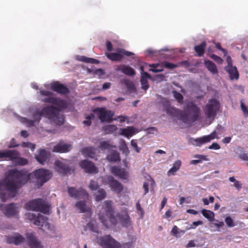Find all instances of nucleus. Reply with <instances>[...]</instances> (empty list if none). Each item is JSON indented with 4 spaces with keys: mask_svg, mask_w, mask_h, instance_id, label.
Returning <instances> with one entry per match:
<instances>
[{
    "mask_svg": "<svg viewBox=\"0 0 248 248\" xmlns=\"http://www.w3.org/2000/svg\"><path fill=\"white\" fill-rule=\"evenodd\" d=\"M162 64L164 65V66L165 68H167L168 69H172L177 68L178 67V64H173L172 63L169 62H164L162 63Z\"/></svg>",
    "mask_w": 248,
    "mask_h": 248,
    "instance_id": "nucleus-50",
    "label": "nucleus"
},
{
    "mask_svg": "<svg viewBox=\"0 0 248 248\" xmlns=\"http://www.w3.org/2000/svg\"><path fill=\"white\" fill-rule=\"evenodd\" d=\"M21 146L23 147H27L30 148L32 151H34L35 148V144L29 142H23L21 143Z\"/></svg>",
    "mask_w": 248,
    "mask_h": 248,
    "instance_id": "nucleus-49",
    "label": "nucleus"
},
{
    "mask_svg": "<svg viewBox=\"0 0 248 248\" xmlns=\"http://www.w3.org/2000/svg\"><path fill=\"white\" fill-rule=\"evenodd\" d=\"M95 149L93 147L83 148L81 150L82 154L86 157H90L96 159Z\"/></svg>",
    "mask_w": 248,
    "mask_h": 248,
    "instance_id": "nucleus-29",
    "label": "nucleus"
},
{
    "mask_svg": "<svg viewBox=\"0 0 248 248\" xmlns=\"http://www.w3.org/2000/svg\"><path fill=\"white\" fill-rule=\"evenodd\" d=\"M27 218L30 221H33V224L44 231L49 230L50 224L47 221V218L39 213H28L26 215Z\"/></svg>",
    "mask_w": 248,
    "mask_h": 248,
    "instance_id": "nucleus-5",
    "label": "nucleus"
},
{
    "mask_svg": "<svg viewBox=\"0 0 248 248\" xmlns=\"http://www.w3.org/2000/svg\"><path fill=\"white\" fill-rule=\"evenodd\" d=\"M141 88L144 91H146L149 87L148 82L146 79H140Z\"/></svg>",
    "mask_w": 248,
    "mask_h": 248,
    "instance_id": "nucleus-54",
    "label": "nucleus"
},
{
    "mask_svg": "<svg viewBox=\"0 0 248 248\" xmlns=\"http://www.w3.org/2000/svg\"><path fill=\"white\" fill-rule=\"evenodd\" d=\"M132 246V242H125L121 244L120 243V248H131Z\"/></svg>",
    "mask_w": 248,
    "mask_h": 248,
    "instance_id": "nucleus-62",
    "label": "nucleus"
},
{
    "mask_svg": "<svg viewBox=\"0 0 248 248\" xmlns=\"http://www.w3.org/2000/svg\"><path fill=\"white\" fill-rule=\"evenodd\" d=\"M117 71H121L122 73L128 76H134L135 74V71L130 66L125 65H120L116 69Z\"/></svg>",
    "mask_w": 248,
    "mask_h": 248,
    "instance_id": "nucleus-28",
    "label": "nucleus"
},
{
    "mask_svg": "<svg viewBox=\"0 0 248 248\" xmlns=\"http://www.w3.org/2000/svg\"><path fill=\"white\" fill-rule=\"evenodd\" d=\"M206 46V43L205 41L202 42L200 45H197L194 47V50L199 57H202L204 53V50Z\"/></svg>",
    "mask_w": 248,
    "mask_h": 248,
    "instance_id": "nucleus-33",
    "label": "nucleus"
},
{
    "mask_svg": "<svg viewBox=\"0 0 248 248\" xmlns=\"http://www.w3.org/2000/svg\"><path fill=\"white\" fill-rule=\"evenodd\" d=\"M50 89L60 94L64 95L68 94L70 92L69 89L66 86L58 81L51 83Z\"/></svg>",
    "mask_w": 248,
    "mask_h": 248,
    "instance_id": "nucleus-18",
    "label": "nucleus"
},
{
    "mask_svg": "<svg viewBox=\"0 0 248 248\" xmlns=\"http://www.w3.org/2000/svg\"><path fill=\"white\" fill-rule=\"evenodd\" d=\"M99 185L98 183L93 180L90 181V184L89 185V188L92 191L96 190L98 189Z\"/></svg>",
    "mask_w": 248,
    "mask_h": 248,
    "instance_id": "nucleus-47",
    "label": "nucleus"
},
{
    "mask_svg": "<svg viewBox=\"0 0 248 248\" xmlns=\"http://www.w3.org/2000/svg\"><path fill=\"white\" fill-rule=\"evenodd\" d=\"M98 217L101 222L108 228L110 225H115L118 219L114 215V210L110 201H105L102 205V208L98 213Z\"/></svg>",
    "mask_w": 248,
    "mask_h": 248,
    "instance_id": "nucleus-3",
    "label": "nucleus"
},
{
    "mask_svg": "<svg viewBox=\"0 0 248 248\" xmlns=\"http://www.w3.org/2000/svg\"><path fill=\"white\" fill-rule=\"evenodd\" d=\"M204 64L207 69L213 74H217L218 73L217 67L216 64L210 60H205Z\"/></svg>",
    "mask_w": 248,
    "mask_h": 248,
    "instance_id": "nucleus-32",
    "label": "nucleus"
},
{
    "mask_svg": "<svg viewBox=\"0 0 248 248\" xmlns=\"http://www.w3.org/2000/svg\"><path fill=\"white\" fill-rule=\"evenodd\" d=\"M20 154L18 152V155L16 158L14 159L13 161H15V162L19 165H25L28 164V161L27 159L24 158L23 157H19Z\"/></svg>",
    "mask_w": 248,
    "mask_h": 248,
    "instance_id": "nucleus-42",
    "label": "nucleus"
},
{
    "mask_svg": "<svg viewBox=\"0 0 248 248\" xmlns=\"http://www.w3.org/2000/svg\"><path fill=\"white\" fill-rule=\"evenodd\" d=\"M111 172L115 176L124 180L127 179L128 176V173L125 169H122L116 166L112 167Z\"/></svg>",
    "mask_w": 248,
    "mask_h": 248,
    "instance_id": "nucleus-21",
    "label": "nucleus"
},
{
    "mask_svg": "<svg viewBox=\"0 0 248 248\" xmlns=\"http://www.w3.org/2000/svg\"><path fill=\"white\" fill-rule=\"evenodd\" d=\"M241 108L245 117H248V108L245 104L241 102Z\"/></svg>",
    "mask_w": 248,
    "mask_h": 248,
    "instance_id": "nucleus-59",
    "label": "nucleus"
},
{
    "mask_svg": "<svg viewBox=\"0 0 248 248\" xmlns=\"http://www.w3.org/2000/svg\"><path fill=\"white\" fill-rule=\"evenodd\" d=\"M76 206L80 210V213H87L88 217H91L93 212L91 209L86 205L85 201H78L76 202Z\"/></svg>",
    "mask_w": 248,
    "mask_h": 248,
    "instance_id": "nucleus-25",
    "label": "nucleus"
},
{
    "mask_svg": "<svg viewBox=\"0 0 248 248\" xmlns=\"http://www.w3.org/2000/svg\"><path fill=\"white\" fill-rule=\"evenodd\" d=\"M93 112L96 114L102 122H109L112 120L113 114L111 111L106 110L105 108H97L93 110Z\"/></svg>",
    "mask_w": 248,
    "mask_h": 248,
    "instance_id": "nucleus-11",
    "label": "nucleus"
},
{
    "mask_svg": "<svg viewBox=\"0 0 248 248\" xmlns=\"http://www.w3.org/2000/svg\"><path fill=\"white\" fill-rule=\"evenodd\" d=\"M88 229L93 232L99 233L97 224L95 220H91L86 226H84L85 231H87Z\"/></svg>",
    "mask_w": 248,
    "mask_h": 248,
    "instance_id": "nucleus-31",
    "label": "nucleus"
},
{
    "mask_svg": "<svg viewBox=\"0 0 248 248\" xmlns=\"http://www.w3.org/2000/svg\"><path fill=\"white\" fill-rule=\"evenodd\" d=\"M18 155L16 150H4L0 151V161L2 160L14 161Z\"/></svg>",
    "mask_w": 248,
    "mask_h": 248,
    "instance_id": "nucleus-16",
    "label": "nucleus"
},
{
    "mask_svg": "<svg viewBox=\"0 0 248 248\" xmlns=\"http://www.w3.org/2000/svg\"><path fill=\"white\" fill-rule=\"evenodd\" d=\"M24 241V237L19 234L15 236H7L6 239V241L7 243L14 244L16 245H19Z\"/></svg>",
    "mask_w": 248,
    "mask_h": 248,
    "instance_id": "nucleus-27",
    "label": "nucleus"
},
{
    "mask_svg": "<svg viewBox=\"0 0 248 248\" xmlns=\"http://www.w3.org/2000/svg\"><path fill=\"white\" fill-rule=\"evenodd\" d=\"M25 207L28 210L40 211L45 214L49 213L48 206L41 199H37L28 202Z\"/></svg>",
    "mask_w": 248,
    "mask_h": 248,
    "instance_id": "nucleus-7",
    "label": "nucleus"
},
{
    "mask_svg": "<svg viewBox=\"0 0 248 248\" xmlns=\"http://www.w3.org/2000/svg\"><path fill=\"white\" fill-rule=\"evenodd\" d=\"M185 231L179 230V228L176 226H174L171 231V233L172 235L177 236L178 233H184Z\"/></svg>",
    "mask_w": 248,
    "mask_h": 248,
    "instance_id": "nucleus-48",
    "label": "nucleus"
},
{
    "mask_svg": "<svg viewBox=\"0 0 248 248\" xmlns=\"http://www.w3.org/2000/svg\"><path fill=\"white\" fill-rule=\"evenodd\" d=\"M40 93L41 95L46 96L47 97L49 96H51L53 94V93L52 92L47 90H41L40 91Z\"/></svg>",
    "mask_w": 248,
    "mask_h": 248,
    "instance_id": "nucleus-64",
    "label": "nucleus"
},
{
    "mask_svg": "<svg viewBox=\"0 0 248 248\" xmlns=\"http://www.w3.org/2000/svg\"><path fill=\"white\" fill-rule=\"evenodd\" d=\"M42 101L45 103H51L57 105L62 108H66L67 106L66 101L59 97L49 96L44 98Z\"/></svg>",
    "mask_w": 248,
    "mask_h": 248,
    "instance_id": "nucleus-17",
    "label": "nucleus"
},
{
    "mask_svg": "<svg viewBox=\"0 0 248 248\" xmlns=\"http://www.w3.org/2000/svg\"><path fill=\"white\" fill-rule=\"evenodd\" d=\"M141 79H146L151 78V75L146 72L143 71V67H141Z\"/></svg>",
    "mask_w": 248,
    "mask_h": 248,
    "instance_id": "nucleus-56",
    "label": "nucleus"
},
{
    "mask_svg": "<svg viewBox=\"0 0 248 248\" xmlns=\"http://www.w3.org/2000/svg\"><path fill=\"white\" fill-rule=\"evenodd\" d=\"M200 114V108L193 102L191 101L186 104L185 112H183L181 119L186 123L188 119L192 122L197 121Z\"/></svg>",
    "mask_w": 248,
    "mask_h": 248,
    "instance_id": "nucleus-4",
    "label": "nucleus"
},
{
    "mask_svg": "<svg viewBox=\"0 0 248 248\" xmlns=\"http://www.w3.org/2000/svg\"><path fill=\"white\" fill-rule=\"evenodd\" d=\"M202 214L209 221L215 220V214L213 212L204 209L202 210Z\"/></svg>",
    "mask_w": 248,
    "mask_h": 248,
    "instance_id": "nucleus-38",
    "label": "nucleus"
},
{
    "mask_svg": "<svg viewBox=\"0 0 248 248\" xmlns=\"http://www.w3.org/2000/svg\"><path fill=\"white\" fill-rule=\"evenodd\" d=\"M136 209H137V213L138 214H140L141 217H142L144 214V211L143 209H142V208L141 207L139 202H138L136 203Z\"/></svg>",
    "mask_w": 248,
    "mask_h": 248,
    "instance_id": "nucleus-57",
    "label": "nucleus"
},
{
    "mask_svg": "<svg viewBox=\"0 0 248 248\" xmlns=\"http://www.w3.org/2000/svg\"><path fill=\"white\" fill-rule=\"evenodd\" d=\"M194 157L197 158L198 160H200L201 161V163L202 160L208 161L209 160L206 155H195L194 156Z\"/></svg>",
    "mask_w": 248,
    "mask_h": 248,
    "instance_id": "nucleus-58",
    "label": "nucleus"
},
{
    "mask_svg": "<svg viewBox=\"0 0 248 248\" xmlns=\"http://www.w3.org/2000/svg\"><path fill=\"white\" fill-rule=\"evenodd\" d=\"M215 221H216V222L213 223V225L217 229L218 231L219 230V228L223 227L224 225V223L223 221H220L215 219Z\"/></svg>",
    "mask_w": 248,
    "mask_h": 248,
    "instance_id": "nucleus-60",
    "label": "nucleus"
},
{
    "mask_svg": "<svg viewBox=\"0 0 248 248\" xmlns=\"http://www.w3.org/2000/svg\"><path fill=\"white\" fill-rule=\"evenodd\" d=\"M77 59L80 62L98 64L99 62V61L93 58H88L84 56H77Z\"/></svg>",
    "mask_w": 248,
    "mask_h": 248,
    "instance_id": "nucleus-37",
    "label": "nucleus"
},
{
    "mask_svg": "<svg viewBox=\"0 0 248 248\" xmlns=\"http://www.w3.org/2000/svg\"><path fill=\"white\" fill-rule=\"evenodd\" d=\"M27 238L31 248H43L40 242L32 233H27Z\"/></svg>",
    "mask_w": 248,
    "mask_h": 248,
    "instance_id": "nucleus-24",
    "label": "nucleus"
},
{
    "mask_svg": "<svg viewBox=\"0 0 248 248\" xmlns=\"http://www.w3.org/2000/svg\"><path fill=\"white\" fill-rule=\"evenodd\" d=\"M117 217L119 218L121 225L124 227H127L131 224L130 217L127 213L124 214H118Z\"/></svg>",
    "mask_w": 248,
    "mask_h": 248,
    "instance_id": "nucleus-26",
    "label": "nucleus"
},
{
    "mask_svg": "<svg viewBox=\"0 0 248 248\" xmlns=\"http://www.w3.org/2000/svg\"><path fill=\"white\" fill-rule=\"evenodd\" d=\"M94 117V115L93 113H91L89 115L86 117V120L83 121V124L87 126L90 125L92 123L91 120L93 119Z\"/></svg>",
    "mask_w": 248,
    "mask_h": 248,
    "instance_id": "nucleus-52",
    "label": "nucleus"
},
{
    "mask_svg": "<svg viewBox=\"0 0 248 248\" xmlns=\"http://www.w3.org/2000/svg\"><path fill=\"white\" fill-rule=\"evenodd\" d=\"M107 193L103 188H99L94 194L95 199L97 202H99L104 199L106 197Z\"/></svg>",
    "mask_w": 248,
    "mask_h": 248,
    "instance_id": "nucleus-39",
    "label": "nucleus"
},
{
    "mask_svg": "<svg viewBox=\"0 0 248 248\" xmlns=\"http://www.w3.org/2000/svg\"><path fill=\"white\" fill-rule=\"evenodd\" d=\"M159 65L158 63L157 64H152L151 65H150V66L151 67H153L154 68L150 69V71L154 72V73H157V72H162L163 71V69H157L156 68Z\"/></svg>",
    "mask_w": 248,
    "mask_h": 248,
    "instance_id": "nucleus-55",
    "label": "nucleus"
},
{
    "mask_svg": "<svg viewBox=\"0 0 248 248\" xmlns=\"http://www.w3.org/2000/svg\"><path fill=\"white\" fill-rule=\"evenodd\" d=\"M43 116H45L57 125H61L64 123V117L60 114V109L51 106L45 107L41 110L35 111L33 114V120H29V124L30 126H34L36 123H39Z\"/></svg>",
    "mask_w": 248,
    "mask_h": 248,
    "instance_id": "nucleus-2",
    "label": "nucleus"
},
{
    "mask_svg": "<svg viewBox=\"0 0 248 248\" xmlns=\"http://www.w3.org/2000/svg\"><path fill=\"white\" fill-rule=\"evenodd\" d=\"M220 107V103L217 100L214 98L209 99L203 108L204 112L206 117L208 119H214Z\"/></svg>",
    "mask_w": 248,
    "mask_h": 248,
    "instance_id": "nucleus-6",
    "label": "nucleus"
},
{
    "mask_svg": "<svg viewBox=\"0 0 248 248\" xmlns=\"http://www.w3.org/2000/svg\"><path fill=\"white\" fill-rule=\"evenodd\" d=\"M68 193L71 197L75 199H82L88 197L87 191L82 187L76 189L73 187H68Z\"/></svg>",
    "mask_w": 248,
    "mask_h": 248,
    "instance_id": "nucleus-13",
    "label": "nucleus"
},
{
    "mask_svg": "<svg viewBox=\"0 0 248 248\" xmlns=\"http://www.w3.org/2000/svg\"><path fill=\"white\" fill-rule=\"evenodd\" d=\"M18 207L15 203L4 204L3 208V214L7 217H13L18 213Z\"/></svg>",
    "mask_w": 248,
    "mask_h": 248,
    "instance_id": "nucleus-15",
    "label": "nucleus"
},
{
    "mask_svg": "<svg viewBox=\"0 0 248 248\" xmlns=\"http://www.w3.org/2000/svg\"><path fill=\"white\" fill-rule=\"evenodd\" d=\"M209 57L218 64H221L223 62V60L220 57L217 56L215 54H211Z\"/></svg>",
    "mask_w": 248,
    "mask_h": 248,
    "instance_id": "nucleus-53",
    "label": "nucleus"
},
{
    "mask_svg": "<svg viewBox=\"0 0 248 248\" xmlns=\"http://www.w3.org/2000/svg\"><path fill=\"white\" fill-rule=\"evenodd\" d=\"M115 146L111 144L109 141H103L100 142L99 148L102 150H110L112 148H115Z\"/></svg>",
    "mask_w": 248,
    "mask_h": 248,
    "instance_id": "nucleus-40",
    "label": "nucleus"
},
{
    "mask_svg": "<svg viewBox=\"0 0 248 248\" xmlns=\"http://www.w3.org/2000/svg\"><path fill=\"white\" fill-rule=\"evenodd\" d=\"M217 137V132L214 131L210 135L204 136L196 139H191V141L192 144L196 146H201L202 145L210 142L211 140Z\"/></svg>",
    "mask_w": 248,
    "mask_h": 248,
    "instance_id": "nucleus-12",
    "label": "nucleus"
},
{
    "mask_svg": "<svg viewBox=\"0 0 248 248\" xmlns=\"http://www.w3.org/2000/svg\"><path fill=\"white\" fill-rule=\"evenodd\" d=\"M50 154L45 149H41L38 151V154L35 155L37 161L41 164L44 165L49 157Z\"/></svg>",
    "mask_w": 248,
    "mask_h": 248,
    "instance_id": "nucleus-23",
    "label": "nucleus"
},
{
    "mask_svg": "<svg viewBox=\"0 0 248 248\" xmlns=\"http://www.w3.org/2000/svg\"><path fill=\"white\" fill-rule=\"evenodd\" d=\"M102 183L104 185H109L111 189L118 193L121 192L123 189L122 185L112 176L108 175L103 177Z\"/></svg>",
    "mask_w": 248,
    "mask_h": 248,
    "instance_id": "nucleus-9",
    "label": "nucleus"
},
{
    "mask_svg": "<svg viewBox=\"0 0 248 248\" xmlns=\"http://www.w3.org/2000/svg\"><path fill=\"white\" fill-rule=\"evenodd\" d=\"M225 70L229 74L231 79L237 80L239 78V73L235 66L232 65L227 66L225 68Z\"/></svg>",
    "mask_w": 248,
    "mask_h": 248,
    "instance_id": "nucleus-30",
    "label": "nucleus"
},
{
    "mask_svg": "<svg viewBox=\"0 0 248 248\" xmlns=\"http://www.w3.org/2000/svg\"><path fill=\"white\" fill-rule=\"evenodd\" d=\"M208 148L209 149L218 150L220 148V146L218 143L214 142L208 147Z\"/></svg>",
    "mask_w": 248,
    "mask_h": 248,
    "instance_id": "nucleus-63",
    "label": "nucleus"
},
{
    "mask_svg": "<svg viewBox=\"0 0 248 248\" xmlns=\"http://www.w3.org/2000/svg\"><path fill=\"white\" fill-rule=\"evenodd\" d=\"M55 169L58 172L63 174L70 173L71 169L67 164L60 160H56L54 163Z\"/></svg>",
    "mask_w": 248,
    "mask_h": 248,
    "instance_id": "nucleus-20",
    "label": "nucleus"
},
{
    "mask_svg": "<svg viewBox=\"0 0 248 248\" xmlns=\"http://www.w3.org/2000/svg\"><path fill=\"white\" fill-rule=\"evenodd\" d=\"M131 146L133 148H134V149H135V151H136V152H137V153H140V148L138 147V146L137 145V143L135 141V140H132L131 141Z\"/></svg>",
    "mask_w": 248,
    "mask_h": 248,
    "instance_id": "nucleus-61",
    "label": "nucleus"
},
{
    "mask_svg": "<svg viewBox=\"0 0 248 248\" xmlns=\"http://www.w3.org/2000/svg\"><path fill=\"white\" fill-rule=\"evenodd\" d=\"M181 165V162L180 160H177L173 164L172 168L167 172L168 176L174 175L175 173L180 169Z\"/></svg>",
    "mask_w": 248,
    "mask_h": 248,
    "instance_id": "nucleus-34",
    "label": "nucleus"
},
{
    "mask_svg": "<svg viewBox=\"0 0 248 248\" xmlns=\"http://www.w3.org/2000/svg\"><path fill=\"white\" fill-rule=\"evenodd\" d=\"M164 105L165 106V109L167 114L173 117H178L181 116L182 118L183 111L175 108L174 107H171L170 105V102L166 101Z\"/></svg>",
    "mask_w": 248,
    "mask_h": 248,
    "instance_id": "nucleus-19",
    "label": "nucleus"
},
{
    "mask_svg": "<svg viewBox=\"0 0 248 248\" xmlns=\"http://www.w3.org/2000/svg\"><path fill=\"white\" fill-rule=\"evenodd\" d=\"M203 224V221L202 220H198L197 221H194L193 222L192 224H190L189 226L186 228V230H188L190 229H195L197 226L202 225Z\"/></svg>",
    "mask_w": 248,
    "mask_h": 248,
    "instance_id": "nucleus-51",
    "label": "nucleus"
},
{
    "mask_svg": "<svg viewBox=\"0 0 248 248\" xmlns=\"http://www.w3.org/2000/svg\"><path fill=\"white\" fill-rule=\"evenodd\" d=\"M97 242L103 248H120V243L110 234L97 237Z\"/></svg>",
    "mask_w": 248,
    "mask_h": 248,
    "instance_id": "nucleus-8",
    "label": "nucleus"
},
{
    "mask_svg": "<svg viewBox=\"0 0 248 248\" xmlns=\"http://www.w3.org/2000/svg\"><path fill=\"white\" fill-rule=\"evenodd\" d=\"M120 150L122 151L123 153L125 154L126 155H127L129 153L128 148L124 140H122L120 145Z\"/></svg>",
    "mask_w": 248,
    "mask_h": 248,
    "instance_id": "nucleus-46",
    "label": "nucleus"
},
{
    "mask_svg": "<svg viewBox=\"0 0 248 248\" xmlns=\"http://www.w3.org/2000/svg\"><path fill=\"white\" fill-rule=\"evenodd\" d=\"M225 222L227 226L230 228L233 227L236 225L230 216H228L225 217Z\"/></svg>",
    "mask_w": 248,
    "mask_h": 248,
    "instance_id": "nucleus-45",
    "label": "nucleus"
},
{
    "mask_svg": "<svg viewBox=\"0 0 248 248\" xmlns=\"http://www.w3.org/2000/svg\"><path fill=\"white\" fill-rule=\"evenodd\" d=\"M173 96L177 102L180 104H182L183 103V96L181 93L179 92H177L176 91L172 92Z\"/></svg>",
    "mask_w": 248,
    "mask_h": 248,
    "instance_id": "nucleus-44",
    "label": "nucleus"
},
{
    "mask_svg": "<svg viewBox=\"0 0 248 248\" xmlns=\"http://www.w3.org/2000/svg\"><path fill=\"white\" fill-rule=\"evenodd\" d=\"M133 55L134 54L132 52L123 48H118L116 49V52L108 53L106 54V56L112 61H121L124 56L128 57Z\"/></svg>",
    "mask_w": 248,
    "mask_h": 248,
    "instance_id": "nucleus-10",
    "label": "nucleus"
},
{
    "mask_svg": "<svg viewBox=\"0 0 248 248\" xmlns=\"http://www.w3.org/2000/svg\"><path fill=\"white\" fill-rule=\"evenodd\" d=\"M121 134L129 138L135 134V128L132 126H128L125 128H121Z\"/></svg>",
    "mask_w": 248,
    "mask_h": 248,
    "instance_id": "nucleus-35",
    "label": "nucleus"
},
{
    "mask_svg": "<svg viewBox=\"0 0 248 248\" xmlns=\"http://www.w3.org/2000/svg\"><path fill=\"white\" fill-rule=\"evenodd\" d=\"M229 180L231 182L234 183V186L239 191L240 189L242 188V184L239 181L236 180L233 176L230 177L229 178Z\"/></svg>",
    "mask_w": 248,
    "mask_h": 248,
    "instance_id": "nucleus-43",
    "label": "nucleus"
},
{
    "mask_svg": "<svg viewBox=\"0 0 248 248\" xmlns=\"http://www.w3.org/2000/svg\"><path fill=\"white\" fill-rule=\"evenodd\" d=\"M71 149V145L70 144L60 141L54 146L52 151L53 152L63 153L69 152Z\"/></svg>",
    "mask_w": 248,
    "mask_h": 248,
    "instance_id": "nucleus-22",
    "label": "nucleus"
},
{
    "mask_svg": "<svg viewBox=\"0 0 248 248\" xmlns=\"http://www.w3.org/2000/svg\"><path fill=\"white\" fill-rule=\"evenodd\" d=\"M80 167L84 170L86 173L90 174H96L98 173V168L95 166L94 164L87 160H82L79 163Z\"/></svg>",
    "mask_w": 248,
    "mask_h": 248,
    "instance_id": "nucleus-14",
    "label": "nucleus"
},
{
    "mask_svg": "<svg viewBox=\"0 0 248 248\" xmlns=\"http://www.w3.org/2000/svg\"><path fill=\"white\" fill-rule=\"evenodd\" d=\"M109 162H117L120 160L119 153L115 150L112 151L107 157Z\"/></svg>",
    "mask_w": 248,
    "mask_h": 248,
    "instance_id": "nucleus-36",
    "label": "nucleus"
},
{
    "mask_svg": "<svg viewBox=\"0 0 248 248\" xmlns=\"http://www.w3.org/2000/svg\"><path fill=\"white\" fill-rule=\"evenodd\" d=\"M52 172L44 169H39L27 174L23 170L16 169L9 170L5 177L0 181V199L4 202L7 198L5 192H9L14 197L16 194L17 189L25 184L29 180L34 179L37 185L42 186L52 177Z\"/></svg>",
    "mask_w": 248,
    "mask_h": 248,
    "instance_id": "nucleus-1",
    "label": "nucleus"
},
{
    "mask_svg": "<svg viewBox=\"0 0 248 248\" xmlns=\"http://www.w3.org/2000/svg\"><path fill=\"white\" fill-rule=\"evenodd\" d=\"M117 130V126L113 124H108L103 127V130L107 134H110Z\"/></svg>",
    "mask_w": 248,
    "mask_h": 248,
    "instance_id": "nucleus-41",
    "label": "nucleus"
}]
</instances>
